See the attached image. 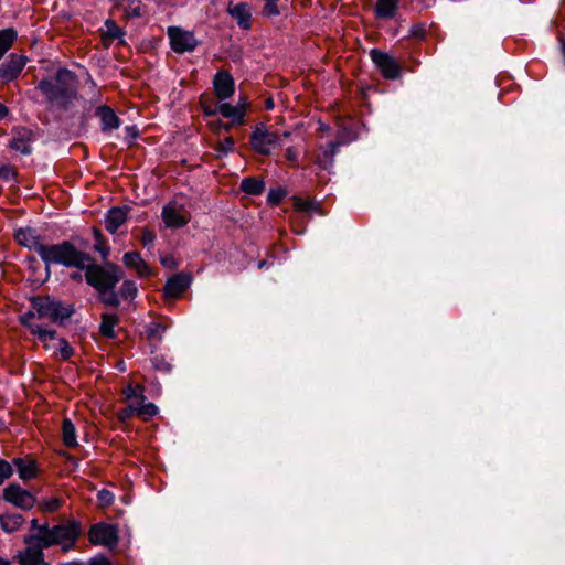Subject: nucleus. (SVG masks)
<instances>
[{"instance_id": "nucleus-51", "label": "nucleus", "mask_w": 565, "mask_h": 565, "mask_svg": "<svg viewBox=\"0 0 565 565\" xmlns=\"http://www.w3.org/2000/svg\"><path fill=\"white\" fill-rule=\"evenodd\" d=\"M13 175V170L10 166H1L0 167V178L9 180Z\"/></svg>"}, {"instance_id": "nucleus-27", "label": "nucleus", "mask_w": 565, "mask_h": 565, "mask_svg": "<svg viewBox=\"0 0 565 565\" xmlns=\"http://www.w3.org/2000/svg\"><path fill=\"white\" fill-rule=\"evenodd\" d=\"M398 0H377L374 12L380 19H392L394 18L398 8Z\"/></svg>"}, {"instance_id": "nucleus-42", "label": "nucleus", "mask_w": 565, "mask_h": 565, "mask_svg": "<svg viewBox=\"0 0 565 565\" xmlns=\"http://www.w3.org/2000/svg\"><path fill=\"white\" fill-rule=\"evenodd\" d=\"M13 473L12 465L0 458V484L9 479Z\"/></svg>"}, {"instance_id": "nucleus-40", "label": "nucleus", "mask_w": 565, "mask_h": 565, "mask_svg": "<svg viewBox=\"0 0 565 565\" xmlns=\"http://www.w3.org/2000/svg\"><path fill=\"white\" fill-rule=\"evenodd\" d=\"M138 294V287L132 280H125L120 287V296L124 299H134Z\"/></svg>"}, {"instance_id": "nucleus-61", "label": "nucleus", "mask_w": 565, "mask_h": 565, "mask_svg": "<svg viewBox=\"0 0 565 565\" xmlns=\"http://www.w3.org/2000/svg\"><path fill=\"white\" fill-rule=\"evenodd\" d=\"M259 268H263L265 267V262H260L259 265H258Z\"/></svg>"}, {"instance_id": "nucleus-52", "label": "nucleus", "mask_w": 565, "mask_h": 565, "mask_svg": "<svg viewBox=\"0 0 565 565\" xmlns=\"http://www.w3.org/2000/svg\"><path fill=\"white\" fill-rule=\"evenodd\" d=\"M88 565H111L110 562L104 556H97L88 563Z\"/></svg>"}, {"instance_id": "nucleus-13", "label": "nucleus", "mask_w": 565, "mask_h": 565, "mask_svg": "<svg viewBox=\"0 0 565 565\" xmlns=\"http://www.w3.org/2000/svg\"><path fill=\"white\" fill-rule=\"evenodd\" d=\"M89 540L95 545L115 546L118 541L117 529L110 524L97 523L89 530Z\"/></svg>"}, {"instance_id": "nucleus-56", "label": "nucleus", "mask_w": 565, "mask_h": 565, "mask_svg": "<svg viewBox=\"0 0 565 565\" xmlns=\"http://www.w3.org/2000/svg\"><path fill=\"white\" fill-rule=\"evenodd\" d=\"M31 524H32V529L35 530V533H38V529L40 526V525H38V521L35 519H33Z\"/></svg>"}, {"instance_id": "nucleus-24", "label": "nucleus", "mask_w": 565, "mask_h": 565, "mask_svg": "<svg viewBox=\"0 0 565 565\" xmlns=\"http://www.w3.org/2000/svg\"><path fill=\"white\" fill-rule=\"evenodd\" d=\"M105 30L103 31V42L106 46L110 45L113 41L117 40L118 44L125 45L126 40L125 35L126 32L117 25V23L111 20L107 19L104 23Z\"/></svg>"}, {"instance_id": "nucleus-5", "label": "nucleus", "mask_w": 565, "mask_h": 565, "mask_svg": "<svg viewBox=\"0 0 565 565\" xmlns=\"http://www.w3.org/2000/svg\"><path fill=\"white\" fill-rule=\"evenodd\" d=\"M33 307L40 318H47L60 324H63L74 312L73 306L52 298L34 299Z\"/></svg>"}, {"instance_id": "nucleus-17", "label": "nucleus", "mask_w": 565, "mask_h": 565, "mask_svg": "<svg viewBox=\"0 0 565 565\" xmlns=\"http://www.w3.org/2000/svg\"><path fill=\"white\" fill-rule=\"evenodd\" d=\"M14 238L20 245L35 252L40 256L41 247H43L44 244L35 230L30 227L19 228L14 233Z\"/></svg>"}, {"instance_id": "nucleus-15", "label": "nucleus", "mask_w": 565, "mask_h": 565, "mask_svg": "<svg viewBox=\"0 0 565 565\" xmlns=\"http://www.w3.org/2000/svg\"><path fill=\"white\" fill-rule=\"evenodd\" d=\"M26 64V57L13 54L10 60L0 65V79L9 83L15 79L23 71Z\"/></svg>"}, {"instance_id": "nucleus-46", "label": "nucleus", "mask_w": 565, "mask_h": 565, "mask_svg": "<svg viewBox=\"0 0 565 565\" xmlns=\"http://www.w3.org/2000/svg\"><path fill=\"white\" fill-rule=\"evenodd\" d=\"M97 498H98V502L100 503L102 507H108L113 503L114 501V495L110 491L108 490H100L97 494Z\"/></svg>"}, {"instance_id": "nucleus-29", "label": "nucleus", "mask_w": 565, "mask_h": 565, "mask_svg": "<svg viewBox=\"0 0 565 565\" xmlns=\"http://www.w3.org/2000/svg\"><path fill=\"white\" fill-rule=\"evenodd\" d=\"M23 518L20 514H6L0 516L1 529L7 533H13L20 529Z\"/></svg>"}, {"instance_id": "nucleus-25", "label": "nucleus", "mask_w": 565, "mask_h": 565, "mask_svg": "<svg viewBox=\"0 0 565 565\" xmlns=\"http://www.w3.org/2000/svg\"><path fill=\"white\" fill-rule=\"evenodd\" d=\"M96 116L100 119L103 131H113L120 125V120L109 106H99L96 109Z\"/></svg>"}, {"instance_id": "nucleus-48", "label": "nucleus", "mask_w": 565, "mask_h": 565, "mask_svg": "<svg viewBox=\"0 0 565 565\" xmlns=\"http://www.w3.org/2000/svg\"><path fill=\"white\" fill-rule=\"evenodd\" d=\"M286 160L289 161L292 166H296L299 152L295 147H288L285 153Z\"/></svg>"}, {"instance_id": "nucleus-38", "label": "nucleus", "mask_w": 565, "mask_h": 565, "mask_svg": "<svg viewBox=\"0 0 565 565\" xmlns=\"http://www.w3.org/2000/svg\"><path fill=\"white\" fill-rule=\"evenodd\" d=\"M295 209L297 211H299V212H306V213L317 212V213H321L320 212L319 203H316V202L309 201V200H303V199H300V198H296L295 199Z\"/></svg>"}, {"instance_id": "nucleus-45", "label": "nucleus", "mask_w": 565, "mask_h": 565, "mask_svg": "<svg viewBox=\"0 0 565 565\" xmlns=\"http://www.w3.org/2000/svg\"><path fill=\"white\" fill-rule=\"evenodd\" d=\"M152 364H153L154 369L162 371V372H170L172 369L171 364L168 361H166V359L163 356L153 358Z\"/></svg>"}, {"instance_id": "nucleus-11", "label": "nucleus", "mask_w": 565, "mask_h": 565, "mask_svg": "<svg viewBox=\"0 0 565 565\" xmlns=\"http://www.w3.org/2000/svg\"><path fill=\"white\" fill-rule=\"evenodd\" d=\"M161 217L166 227L168 228L183 227L190 221V217L184 211V207L175 201H171L163 206Z\"/></svg>"}, {"instance_id": "nucleus-33", "label": "nucleus", "mask_w": 565, "mask_h": 565, "mask_svg": "<svg viewBox=\"0 0 565 565\" xmlns=\"http://www.w3.org/2000/svg\"><path fill=\"white\" fill-rule=\"evenodd\" d=\"M145 13V6L141 0H128L124 7V14L127 19L140 18Z\"/></svg>"}, {"instance_id": "nucleus-31", "label": "nucleus", "mask_w": 565, "mask_h": 565, "mask_svg": "<svg viewBox=\"0 0 565 565\" xmlns=\"http://www.w3.org/2000/svg\"><path fill=\"white\" fill-rule=\"evenodd\" d=\"M118 322V318L115 313H104L102 316V323L99 327V331L103 335L107 338H114L115 331L114 328Z\"/></svg>"}, {"instance_id": "nucleus-32", "label": "nucleus", "mask_w": 565, "mask_h": 565, "mask_svg": "<svg viewBox=\"0 0 565 565\" xmlns=\"http://www.w3.org/2000/svg\"><path fill=\"white\" fill-rule=\"evenodd\" d=\"M63 443L67 447L77 446L76 429L71 419L65 418L62 426Z\"/></svg>"}, {"instance_id": "nucleus-41", "label": "nucleus", "mask_w": 565, "mask_h": 565, "mask_svg": "<svg viewBox=\"0 0 565 565\" xmlns=\"http://www.w3.org/2000/svg\"><path fill=\"white\" fill-rule=\"evenodd\" d=\"M235 149V141L232 137L225 138L222 142H220L216 147V151L220 156H226L233 152Z\"/></svg>"}, {"instance_id": "nucleus-8", "label": "nucleus", "mask_w": 565, "mask_h": 565, "mask_svg": "<svg viewBox=\"0 0 565 565\" xmlns=\"http://www.w3.org/2000/svg\"><path fill=\"white\" fill-rule=\"evenodd\" d=\"M30 540V535L25 536L24 543L26 547L23 551H20L14 559L20 565H45L44 553L43 550L47 548V546H42V541L40 540Z\"/></svg>"}, {"instance_id": "nucleus-22", "label": "nucleus", "mask_w": 565, "mask_h": 565, "mask_svg": "<svg viewBox=\"0 0 565 565\" xmlns=\"http://www.w3.org/2000/svg\"><path fill=\"white\" fill-rule=\"evenodd\" d=\"M31 141H32V132L28 129L20 128L14 130L13 137L10 140V148L14 151H18L22 154L31 153Z\"/></svg>"}, {"instance_id": "nucleus-26", "label": "nucleus", "mask_w": 565, "mask_h": 565, "mask_svg": "<svg viewBox=\"0 0 565 565\" xmlns=\"http://www.w3.org/2000/svg\"><path fill=\"white\" fill-rule=\"evenodd\" d=\"M189 281L185 276L178 275L170 279L164 285L163 291L166 298H177L186 289Z\"/></svg>"}, {"instance_id": "nucleus-44", "label": "nucleus", "mask_w": 565, "mask_h": 565, "mask_svg": "<svg viewBox=\"0 0 565 565\" xmlns=\"http://www.w3.org/2000/svg\"><path fill=\"white\" fill-rule=\"evenodd\" d=\"M154 239H156V235L153 232H151L148 228H143L141 231L140 242L143 247H146V248L153 247Z\"/></svg>"}, {"instance_id": "nucleus-58", "label": "nucleus", "mask_w": 565, "mask_h": 565, "mask_svg": "<svg viewBox=\"0 0 565 565\" xmlns=\"http://www.w3.org/2000/svg\"><path fill=\"white\" fill-rule=\"evenodd\" d=\"M110 2L114 3V6L118 7L122 3L124 0H109Z\"/></svg>"}, {"instance_id": "nucleus-59", "label": "nucleus", "mask_w": 565, "mask_h": 565, "mask_svg": "<svg viewBox=\"0 0 565 565\" xmlns=\"http://www.w3.org/2000/svg\"><path fill=\"white\" fill-rule=\"evenodd\" d=\"M213 110H214V108H211V107H204V113H205V115L211 116L212 114H209V113H210V111H213Z\"/></svg>"}, {"instance_id": "nucleus-37", "label": "nucleus", "mask_w": 565, "mask_h": 565, "mask_svg": "<svg viewBox=\"0 0 565 565\" xmlns=\"http://www.w3.org/2000/svg\"><path fill=\"white\" fill-rule=\"evenodd\" d=\"M53 352L54 354H57L62 360H68L74 353L73 348L64 338H60V340H57V344L55 345V349H53Z\"/></svg>"}, {"instance_id": "nucleus-18", "label": "nucleus", "mask_w": 565, "mask_h": 565, "mask_svg": "<svg viewBox=\"0 0 565 565\" xmlns=\"http://www.w3.org/2000/svg\"><path fill=\"white\" fill-rule=\"evenodd\" d=\"M227 12L237 22L241 29L249 30L252 28V7L248 3H230Z\"/></svg>"}, {"instance_id": "nucleus-19", "label": "nucleus", "mask_w": 565, "mask_h": 565, "mask_svg": "<svg viewBox=\"0 0 565 565\" xmlns=\"http://www.w3.org/2000/svg\"><path fill=\"white\" fill-rule=\"evenodd\" d=\"M12 465L15 467L19 478L22 481H28L38 477L39 466L30 456L17 457L12 460Z\"/></svg>"}, {"instance_id": "nucleus-10", "label": "nucleus", "mask_w": 565, "mask_h": 565, "mask_svg": "<svg viewBox=\"0 0 565 565\" xmlns=\"http://www.w3.org/2000/svg\"><path fill=\"white\" fill-rule=\"evenodd\" d=\"M370 56L385 78L396 79L401 75V67L393 56L376 49L371 50Z\"/></svg>"}, {"instance_id": "nucleus-47", "label": "nucleus", "mask_w": 565, "mask_h": 565, "mask_svg": "<svg viewBox=\"0 0 565 565\" xmlns=\"http://www.w3.org/2000/svg\"><path fill=\"white\" fill-rule=\"evenodd\" d=\"M210 126L214 132L220 134L222 130L230 131L233 124H226L221 120H216V121L210 122Z\"/></svg>"}, {"instance_id": "nucleus-35", "label": "nucleus", "mask_w": 565, "mask_h": 565, "mask_svg": "<svg viewBox=\"0 0 565 565\" xmlns=\"http://www.w3.org/2000/svg\"><path fill=\"white\" fill-rule=\"evenodd\" d=\"M166 327L159 322H151L148 327H147V338L149 341L151 342H157V343H160L162 338H163V333L166 331Z\"/></svg>"}, {"instance_id": "nucleus-1", "label": "nucleus", "mask_w": 565, "mask_h": 565, "mask_svg": "<svg viewBox=\"0 0 565 565\" xmlns=\"http://www.w3.org/2000/svg\"><path fill=\"white\" fill-rule=\"evenodd\" d=\"M85 278L88 285L94 287L98 294L100 301L107 306L117 307L119 297L115 291L116 285L122 278V270L113 264L106 266L89 265L87 263Z\"/></svg>"}, {"instance_id": "nucleus-4", "label": "nucleus", "mask_w": 565, "mask_h": 565, "mask_svg": "<svg viewBox=\"0 0 565 565\" xmlns=\"http://www.w3.org/2000/svg\"><path fill=\"white\" fill-rule=\"evenodd\" d=\"M81 524L76 521H71L66 524H58L50 527L47 524L39 526L38 533L30 534V540L34 539L42 541V546L61 545L64 552L73 547L76 540L81 535Z\"/></svg>"}, {"instance_id": "nucleus-60", "label": "nucleus", "mask_w": 565, "mask_h": 565, "mask_svg": "<svg viewBox=\"0 0 565 565\" xmlns=\"http://www.w3.org/2000/svg\"><path fill=\"white\" fill-rule=\"evenodd\" d=\"M72 278L75 279V280H81L82 279V275L81 274H74L72 276Z\"/></svg>"}, {"instance_id": "nucleus-20", "label": "nucleus", "mask_w": 565, "mask_h": 565, "mask_svg": "<svg viewBox=\"0 0 565 565\" xmlns=\"http://www.w3.org/2000/svg\"><path fill=\"white\" fill-rule=\"evenodd\" d=\"M246 113V108L244 104L231 105L228 103H222L214 107L213 111L209 114H221L224 118L232 119V124L242 125L244 121V116Z\"/></svg>"}, {"instance_id": "nucleus-34", "label": "nucleus", "mask_w": 565, "mask_h": 565, "mask_svg": "<svg viewBox=\"0 0 565 565\" xmlns=\"http://www.w3.org/2000/svg\"><path fill=\"white\" fill-rule=\"evenodd\" d=\"M338 148L339 143L329 142L327 148L323 150L322 154L318 157V163L324 169L328 168V166L332 164Z\"/></svg>"}, {"instance_id": "nucleus-49", "label": "nucleus", "mask_w": 565, "mask_h": 565, "mask_svg": "<svg viewBox=\"0 0 565 565\" xmlns=\"http://www.w3.org/2000/svg\"><path fill=\"white\" fill-rule=\"evenodd\" d=\"M436 0H411V3L415 9L422 10L426 8H430Z\"/></svg>"}, {"instance_id": "nucleus-36", "label": "nucleus", "mask_w": 565, "mask_h": 565, "mask_svg": "<svg viewBox=\"0 0 565 565\" xmlns=\"http://www.w3.org/2000/svg\"><path fill=\"white\" fill-rule=\"evenodd\" d=\"M264 7L262 9V17L266 19H271L280 15L281 11L279 9V0H263Z\"/></svg>"}, {"instance_id": "nucleus-30", "label": "nucleus", "mask_w": 565, "mask_h": 565, "mask_svg": "<svg viewBox=\"0 0 565 565\" xmlns=\"http://www.w3.org/2000/svg\"><path fill=\"white\" fill-rule=\"evenodd\" d=\"M265 189V183L255 178H245L241 182V190L250 195H258Z\"/></svg>"}, {"instance_id": "nucleus-23", "label": "nucleus", "mask_w": 565, "mask_h": 565, "mask_svg": "<svg viewBox=\"0 0 565 565\" xmlns=\"http://www.w3.org/2000/svg\"><path fill=\"white\" fill-rule=\"evenodd\" d=\"M122 263L126 267L134 268L139 277H149L152 275V269L137 252L125 253Z\"/></svg>"}, {"instance_id": "nucleus-3", "label": "nucleus", "mask_w": 565, "mask_h": 565, "mask_svg": "<svg viewBox=\"0 0 565 565\" xmlns=\"http://www.w3.org/2000/svg\"><path fill=\"white\" fill-rule=\"evenodd\" d=\"M40 258L46 267L62 265L68 268L84 269L90 262L88 254L76 249L68 241L60 244H44L40 250Z\"/></svg>"}, {"instance_id": "nucleus-21", "label": "nucleus", "mask_w": 565, "mask_h": 565, "mask_svg": "<svg viewBox=\"0 0 565 565\" xmlns=\"http://www.w3.org/2000/svg\"><path fill=\"white\" fill-rule=\"evenodd\" d=\"M128 206L111 207L105 216V227L110 234H115L128 218Z\"/></svg>"}, {"instance_id": "nucleus-55", "label": "nucleus", "mask_w": 565, "mask_h": 565, "mask_svg": "<svg viewBox=\"0 0 565 565\" xmlns=\"http://www.w3.org/2000/svg\"><path fill=\"white\" fill-rule=\"evenodd\" d=\"M161 264L166 267H169L170 266V258L168 257H163L161 258Z\"/></svg>"}, {"instance_id": "nucleus-39", "label": "nucleus", "mask_w": 565, "mask_h": 565, "mask_svg": "<svg viewBox=\"0 0 565 565\" xmlns=\"http://www.w3.org/2000/svg\"><path fill=\"white\" fill-rule=\"evenodd\" d=\"M63 504V500L57 497L44 498L40 501L39 507L43 512H55Z\"/></svg>"}, {"instance_id": "nucleus-50", "label": "nucleus", "mask_w": 565, "mask_h": 565, "mask_svg": "<svg viewBox=\"0 0 565 565\" xmlns=\"http://www.w3.org/2000/svg\"><path fill=\"white\" fill-rule=\"evenodd\" d=\"M132 416H136V414L135 411L131 409V402L128 401V406L119 412V418L124 422Z\"/></svg>"}, {"instance_id": "nucleus-6", "label": "nucleus", "mask_w": 565, "mask_h": 565, "mask_svg": "<svg viewBox=\"0 0 565 565\" xmlns=\"http://www.w3.org/2000/svg\"><path fill=\"white\" fill-rule=\"evenodd\" d=\"M250 146L256 152L268 156L274 148L280 146V137L268 131L264 125H259L250 135Z\"/></svg>"}, {"instance_id": "nucleus-43", "label": "nucleus", "mask_w": 565, "mask_h": 565, "mask_svg": "<svg viewBox=\"0 0 565 565\" xmlns=\"http://www.w3.org/2000/svg\"><path fill=\"white\" fill-rule=\"evenodd\" d=\"M285 195H286V191L284 189H280V188L273 189L269 191L267 200L270 204L277 205L282 201Z\"/></svg>"}, {"instance_id": "nucleus-54", "label": "nucleus", "mask_w": 565, "mask_h": 565, "mask_svg": "<svg viewBox=\"0 0 565 565\" xmlns=\"http://www.w3.org/2000/svg\"><path fill=\"white\" fill-rule=\"evenodd\" d=\"M265 107H266V109H273L274 108V100L271 98L266 99Z\"/></svg>"}, {"instance_id": "nucleus-14", "label": "nucleus", "mask_w": 565, "mask_h": 565, "mask_svg": "<svg viewBox=\"0 0 565 565\" xmlns=\"http://www.w3.org/2000/svg\"><path fill=\"white\" fill-rule=\"evenodd\" d=\"M136 393L137 391H130V394L127 395V399L131 402V409L142 420H149L158 414V407L153 403L146 402L142 395Z\"/></svg>"}, {"instance_id": "nucleus-7", "label": "nucleus", "mask_w": 565, "mask_h": 565, "mask_svg": "<svg viewBox=\"0 0 565 565\" xmlns=\"http://www.w3.org/2000/svg\"><path fill=\"white\" fill-rule=\"evenodd\" d=\"M167 34L171 49L180 54L194 51L199 44L193 32L183 30L180 26H169Z\"/></svg>"}, {"instance_id": "nucleus-16", "label": "nucleus", "mask_w": 565, "mask_h": 565, "mask_svg": "<svg viewBox=\"0 0 565 565\" xmlns=\"http://www.w3.org/2000/svg\"><path fill=\"white\" fill-rule=\"evenodd\" d=\"M213 86L216 96L222 100L230 98L235 92V83L228 72L216 73L213 79Z\"/></svg>"}, {"instance_id": "nucleus-62", "label": "nucleus", "mask_w": 565, "mask_h": 565, "mask_svg": "<svg viewBox=\"0 0 565 565\" xmlns=\"http://www.w3.org/2000/svg\"><path fill=\"white\" fill-rule=\"evenodd\" d=\"M61 565H78L76 563H64V564H61Z\"/></svg>"}, {"instance_id": "nucleus-57", "label": "nucleus", "mask_w": 565, "mask_h": 565, "mask_svg": "<svg viewBox=\"0 0 565 565\" xmlns=\"http://www.w3.org/2000/svg\"><path fill=\"white\" fill-rule=\"evenodd\" d=\"M0 565H11L10 561L3 558V557H0Z\"/></svg>"}, {"instance_id": "nucleus-12", "label": "nucleus", "mask_w": 565, "mask_h": 565, "mask_svg": "<svg viewBox=\"0 0 565 565\" xmlns=\"http://www.w3.org/2000/svg\"><path fill=\"white\" fill-rule=\"evenodd\" d=\"M3 499L4 501L24 510L31 509L35 503L33 494L21 488L19 484H9L3 490Z\"/></svg>"}, {"instance_id": "nucleus-9", "label": "nucleus", "mask_w": 565, "mask_h": 565, "mask_svg": "<svg viewBox=\"0 0 565 565\" xmlns=\"http://www.w3.org/2000/svg\"><path fill=\"white\" fill-rule=\"evenodd\" d=\"M34 313L29 312L24 315L21 319L22 323L30 330V332L38 337V339L43 343L45 349L53 350L57 344V333L53 329H47L41 326L40 323L33 322Z\"/></svg>"}, {"instance_id": "nucleus-28", "label": "nucleus", "mask_w": 565, "mask_h": 565, "mask_svg": "<svg viewBox=\"0 0 565 565\" xmlns=\"http://www.w3.org/2000/svg\"><path fill=\"white\" fill-rule=\"evenodd\" d=\"M17 38L18 33L12 28L0 30V60L11 49Z\"/></svg>"}, {"instance_id": "nucleus-53", "label": "nucleus", "mask_w": 565, "mask_h": 565, "mask_svg": "<svg viewBox=\"0 0 565 565\" xmlns=\"http://www.w3.org/2000/svg\"><path fill=\"white\" fill-rule=\"evenodd\" d=\"M9 114L8 107L0 103V120L6 118Z\"/></svg>"}, {"instance_id": "nucleus-2", "label": "nucleus", "mask_w": 565, "mask_h": 565, "mask_svg": "<svg viewBox=\"0 0 565 565\" xmlns=\"http://www.w3.org/2000/svg\"><path fill=\"white\" fill-rule=\"evenodd\" d=\"M38 89L49 103L66 107L76 95V76L66 68H60L53 77L40 81Z\"/></svg>"}]
</instances>
